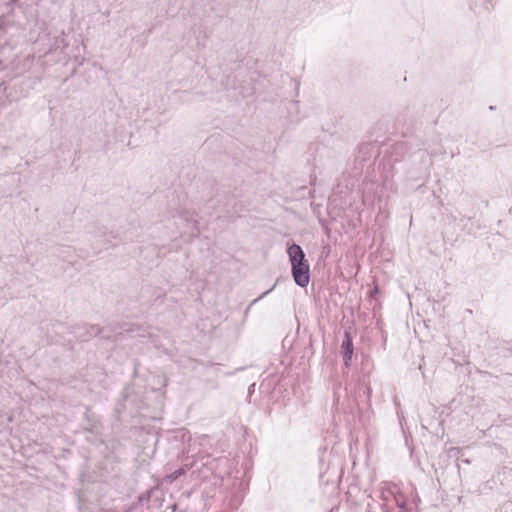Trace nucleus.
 <instances>
[{
	"label": "nucleus",
	"instance_id": "obj_1",
	"mask_svg": "<svg viewBox=\"0 0 512 512\" xmlns=\"http://www.w3.org/2000/svg\"><path fill=\"white\" fill-rule=\"evenodd\" d=\"M292 275L296 284L301 287H306L310 281V268L308 262L292 268Z\"/></svg>",
	"mask_w": 512,
	"mask_h": 512
},
{
	"label": "nucleus",
	"instance_id": "obj_2",
	"mask_svg": "<svg viewBox=\"0 0 512 512\" xmlns=\"http://www.w3.org/2000/svg\"><path fill=\"white\" fill-rule=\"evenodd\" d=\"M292 268L308 262L302 248L297 244H292L287 250Z\"/></svg>",
	"mask_w": 512,
	"mask_h": 512
},
{
	"label": "nucleus",
	"instance_id": "obj_3",
	"mask_svg": "<svg viewBox=\"0 0 512 512\" xmlns=\"http://www.w3.org/2000/svg\"><path fill=\"white\" fill-rule=\"evenodd\" d=\"M343 347L347 350L348 358H351V354L353 352V344L351 339L347 336L346 341L343 342Z\"/></svg>",
	"mask_w": 512,
	"mask_h": 512
}]
</instances>
